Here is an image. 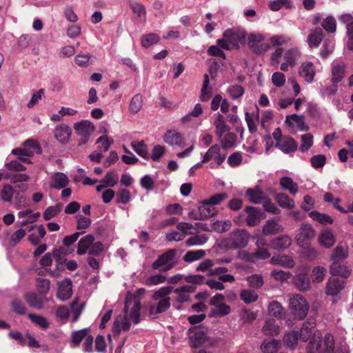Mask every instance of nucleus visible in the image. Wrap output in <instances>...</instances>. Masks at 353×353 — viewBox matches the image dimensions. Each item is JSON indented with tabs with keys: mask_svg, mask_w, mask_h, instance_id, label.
Instances as JSON below:
<instances>
[{
	"mask_svg": "<svg viewBox=\"0 0 353 353\" xmlns=\"http://www.w3.org/2000/svg\"><path fill=\"white\" fill-rule=\"evenodd\" d=\"M173 287L164 286L154 292L152 300L154 303L149 307V314L152 319H157L159 314H164L171 306L170 294L172 292Z\"/></svg>",
	"mask_w": 353,
	"mask_h": 353,
	"instance_id": "obj_1",
	"label": "nucleus"
},
{
	"mask_svg": "<svg viewBox=\"0 0 353 353\" xmlns=\"http://www.w3.org/2000/svg\"><path fill=\"white\" fill-rule=\"evenodd\" d=\"M245 36L246 32L243 29H228L223 32V38L216 41V44L227 50L238 49L240 42L245 38Z\"/></svg>",
	"mask_w": 353,
	"mask_h": 353,
	"instance_id": "obj_2",
	"label": "nucleus"
},
{
	"mask_svg": "<svg viewBox=\"0 0 353 353\" xmlns=\"http://www.w3.org/2000/svg\"><path fill=\"white\" fill-rule=\"evenodd\" d=\"M250 239V234L245 229H236L233 230L228 237L223 239L221 247L225 249H240L247 246Z\"/></svg>",
	"mask_w": 353,
	"mask_h": 353,
	"instance_id": "obj_3",
	"label": "nucleus"
},
{
	"mask_svg": "<svg viewBox=\"0 0 353 353\" xmlns=\"http://www.w3.org/2000/svg\"><path fill=\"white\" fill-rule=\"evenodd\" d=\"M177 250L170 249L167 252L159 256L157 260L152 263L153 270H159L160 272H168L177 265L176 255Z\"/></svg>",
	"mask_w": 353,
	"mask_h": 353,
	"instance_id": "obj_4",
	"label": "nucleus"
},
{
	"mask_svg": "<svg viewBox=\"0 0 353 353\" xmlns=\"http://www.w3.org/2000/svg\"><path fill=\"white\" fill-rule=\"evenodd\" d=\"M290 310L296 319H303L307 314L309 305L306 299L299 294H293L289 300Z\"/></svg>",
	"mask_w": 353,
	"mask_h": 353,
	"instance_id": "obj_5",
	"label": "nucleus"
},
{
	"mask_svg": "<svg viewBox=\"0 0 353 353\" xmlns=\"http://www.w3.org/2000/svg\"><path fill=\"white\" fill-rule=\"evenodd\" d=\"M189 342L192 348H198L201 346L212 347L216 345L217 341L208 337L202 329H196L189 337Z\"/></svg>",
	"mask_w": 353,
	"mask_h": 353,
	"instance_id": "obj_6",
	"label": "nucleus"
},
{
	"mask_svg": "<svg viewBox=\"0 0 353 353\" xmlns=\"http://www.w3.org/2000/svg\"><path fill=\"white\" fill-rule=\"evenodd\" d=\"M316 234V230L308 223H301L296 232L295 240L297 245L305 248Z\"/></svg>",
	"mask_w": 353,
	"mask_h": 353,
	"instance_id": "obj_7",
	"label": "nucleus"
},
{
	"mask_svg": "<svg viewBox=\"0 0 353 353\" xmlns=\"http://www.w3.org/2000/svg\"><path fill=\"white\" fill-rule=\"evenodd\" d=\"M73 128L76 134L83 139L82 141L78 143L79 146L85 144L95 130L94 124L88 120L76 122Z\"/></svg>",
	"mask_w": 353,
	"mask_h": 353,
	"instance_id": "obj_8",
	"label": "nucleus"
},
{
	"mask_svg": "<svg viewBox=\"0 0 353 353\" xmlns=\"http://www.w3.org/2000/svg\"><path fill=\"white\" fill-rule=\"evenodd\" d=\"M225 158L226 154L221 153V147L217 144H214L205 153L202 163H207L214 160L218 165H220L225 161Z\"/></svg>",
	"mask_w": 353,
	"mask_h": 353,
	"instance_id": "obj_9",
	"label": "nucleus"
},
{
	"mask_svg": "<svg viewBox=\"0 0 353 353\" xmlns=\"http://www.w3.org/2000/svg\"><path fill=\"white\" fill-rule=\"evenodd\" d=\"M24 299L30 307L38 310L42 309L44 304L48 301V299L46 296L36 292L26 293Z\"/></svg>",
	"mask_w": 353,
	"mask_h": 353,
	"instance_id": "obj_10",
	"label": "nucleus"
},
{
	"mask_svg": "<svg viewBox=\"0 0 353 353\" xmlns=\"http://www.w3.org/2000/svg\"><path fill=\"white\" fill-rule=\"evenodd\" d=\"M72 295V284L70 279L66 278L58 283L57 297L62 301L69 299Z\"/></svg>",
	"mask_w": 353,
	"mask_h": 353,
	"instance_id": "obj_11",
	"label": "nucleus"
},
{
	"mask_svg": "<svg viewBox=\"0 0 353 353\" xmlns=\"http://www.w3.org/2000/svg\"><path fill=\"white\" fill-rule=\"evenodd\" d=\"M244 211L248 214L245 218L247 225L253 227L260 223L262 219V213L260 209L252 206H247L245 208Z\"/></svg>",
	"mask_w": 353,
	"mask_h": 353,
	"instance_id": "obj_12",
	"label": "nucleus"
},
{
	"mask_svg": "<svg viewBox=\"0 0 353 353\" xmlns=\"http://www.w3.org/2000/svg\"><path fill=\"white\" fill-rule=\"evenodd\" d=\"M347 65L345 62L335 61L332 63V81L338 83L341 81L345 74Z\"/></svg>",
	"mask_w": 353,
	"mask_h": 353,
	"instance_id": "obj_13",
	"label": "nucleus"
},
{
	"mask_svg": "<svg viewBox=\"0 0 353 353\" xmlns=\"http://www.w3.org/2000/svg\"><path fill=\"white\" fill-rule=\"evenodd\" d=\"M279 217L268 220L263 226V234L264 235L276 234L284 231V228L279 224Z\"/></svg>",
	"mask_w": 353,
	"mask_h": 353,
	"instance_id": "obj_14",
	"label": "nucleus"
},
{
	"mask_svg": "<svg viewBox=\"0 0 353 353\" xmlns=\"http://www.w3.org/2000/svg\"><path fill=\"white\" fill-rule=\"evenodd\" d=\"M245 196L250 202L254 204L262 203L268 196L259 185H256L252 188H248L245 192Z\"/></svg>",
	"mask_w": 353,
	"mask_h": 353,
	"instance_id": "obj_15",
	"label": "nucleus"
},
{
	"mask_svg": "<svg viewBox=\"0 0 353 353\" xmlns=\"http://www.w3.org/2000/svg\"><path fill=\"white\" fill-rule=\"evenodd\" d=\"M275 146L285 154L295 152L298 148V144L290 137L285 136L279 142H276Z\"/></svg>",
	"mask_w": 353,
	"mask_h": 353,
	"instance_id": "obj_16",
	"label": "nucleus"
},
{
	"mask_svg": "<svg viewBox=\"0 0 353 353\" xmlns=\"http://www.w3.org/2000/svg\"><path fill=\"white\" fill-rule=\"evenodd\" d=\"M344 288V281L337 278L331 277L328 279L326 287L325 293L328 296H336Z\"/></svg>",
	"mask_w": 353,
	"mask_h": 353,
	"instance_id": "obj_17",
	"label": "nucleus"
},
{
	"mask_svg": "<svg viewBox=\"0 0 353 353\" xmlns=\"http://www.w3.org/2000/svg\"><path fill=\"white\" fill-rule=\"evenodd\" d=\"M196 287L194 285H183L176 289L173 288L172 292L177 296L176 301L179 303H185L190 301V294L194 292Z\"/></svg>",
	"mask_w": 353,
	"mask_h": 353,
	"instance_id": "obj_18",
	"label": "nucleus"
},
{
	"mask_svg": "<svg viewBox=\"0 0 353 353\" xmlns=\"http://www.w3.org/2000/svg\"><path fill=\"white\" fill-rule=\"evenodd\" d=\"M315 327L316 320L311 316L307 319L300 330L299 339L303 341H307L312 336Z\"/></svg>",
	"mask_w": 353,
	"mask_h": 353,
	"instance_id": "obj_19",
	"label": "nucleus"
},
{
	"mask_svg": "<svg viewBox=\"0 0 353 353\" xmlns=\"http://www.w3.org/2000/svg\"><path fill=\"white\" fill-rule=\"evenodd\" d=\"M330 272L332 275L341 276L343 278H347L351 274V269L346 264L341 263L339 261H332Z\"/></svg>",
	"mask_w": 353,
	"mask_h": 353,
	"instance_id": "obj_20",
	"label": "nucleus"
},
{
	"mask_svg": "<svg viewBox=\"0 0 353 353\" xmlns=\"http://www.w3.org/2000/svg\"><path fill=\"white\" fill-rule=\"evenodd\" d=\"M163 141L165 143L170 145L181 146L183 142V139L180 132L175 130H170L165 133Z\"/></svg>",
	"mask_w": 353,
	"mask_h": 353,
	"instance_id": "obj_21",
	"label": "nucleus"
},
{
	"mask_svg": "<svg viewBox=\"0 0 353 353\" xmlns=\"http://www.w3.org/2000/svg\"><path fill=\"white\" fill-rule=\"evenodd\" d=\"M323 32L321 28L312 29L307 38V42L310 48H316L322 41Z\"/></svg>",
	"mask_w": 353,
	"mask_h": 353,
	"instance_id": "obj_22",
	"label": "nucleus"
},
{
	"mask_svg": "<svg viewBox=\"0 0 353 353\" xmlns=\"http://www.w3.org/2000/svg\"><path fill=\"white\" fill-rule=\"evenodd\" d=\"M299 74L307 82H312L316 74L314 65L311 62L303 63L300 68Z\"/></svg>",
	"mask_w": 353,
	"mask_h": 353,
	"instance_id": "obj_23",
	"label": "nucleus"
},
{
	"mask_svg": "<svg viewBox=\"0 0 353 353\" xmlns=\"http://www.w3.org/2000/svg\"><path fill=\"white\" fill-rule=\"evenodd\" d=\"M71 134V128L64 123L57 126L54 130V137L61 143H66L69 140Z\"/></svg>",
	"mask_w": 353,
	"mask_h": 353,
	"instance_id": "obj_24",
	"label": "nucleus"
},
{
	"mask_svg": "<svg viewBox=\"0 0 353 353\" xmlns=\"http://www.w3.org/2000/svg\"><path fill=\"white\" fill-rule=\"evenodd\" d=\"M69 183V179L66 174L57 172L52 177L50 186L52 188L60 190L65 188Z\"/></svg>",
	"mask_w": 353,
	"mask_h": 353,
	"instance_id": "obj_25",
	"label": "nucleus"
},
{
	"mask_svg": "<svg viewBox=\"0 0 353 353\" xmlns=\"http://www.w3.org/2000/svg\"><path fill=\"white\" fill-rule=\"evenodd\" d=\"M216 130L215 134L217 138H221L223 134L230 130V127L227 124L223 114H218L216 119L214 121Z\"/></svg>",
	"mask_w": 353,
	"mask_h": 353,
	"instance_id": "obj_26",
	"label": "nucleus"
},
{
	"mask_svg": "<svg viewBox=\"0 0 353 353\" xmlns=\"http://www.w3.org/2000/svg\"><path fill=\"white\" fill-rule=\"evenodd\" d=\"M318 239L320 245L325 248H330L336 242L334 235L329 230L321 231Z\"/></svg>",
	"mask_w": 353,
	"mask_h": 353,
	"instance_id": "obj_27",
	"label": "nucleus"
},
{
	"mask_svg": "<svg viewBox=\"0 0 353 353\" xmlns=\"http://www.w3.org/2000/svg\"><path fill=\"white\" fill-rule=\"evenodd\" d=\"M130 327V323L125 316L119 315L116 317L112 331L117 335H119L122 330H128Z\"/></svg>",
	"mask_w": 353,
	"mask_h": 353,
	"instance_id": "obj_28",
	"label": "nucleus"
},
{
	"mask_svg": "<svg viewBox=\"0 0 353 353\" xmlns=\"http://www.w3.org/2000/svg\"><path fill=\"white\" fill-rule=\"evenodd\" d=\"M130 327V323L125 316L119 315L116 317L112 331L117 335H119L122 330H128Z\"/></svg>",
	"mask_w": 353,
	"mask_h": 353,
	"instance_id": "obj_29",
	"label": "nucleus"
},
{
	"mask_svg": "<svg viewBox=\"0 0 353 353\" xmlns=\"http://www.w3.org/2000/svg\"><path fill=\"white\" fill-rule=\"evenodd\" d=\"M94 237L92 234H87L81 238L78 242L77 253L79 255H83L90 250L92 244L94 243Z\"/></svg>",
	"mask_w": 353,
	"mask_h": 353,
	"instance_id": "obj_30",
	"label": "nucleus"
},
{
	"mask_svg": "<svg viewBox=\"0 0 353 353\" xmlns=\"http://www.w3.org/2000/svg\"><path fill=\"white\" fill-rule=\"evenodd\" d=\"M272 246L275 250H285L288 248L292 243V239L287 234L279 236L272 241Z\"/></svg>",
	"mask_w": 353,
	"mask_h": 353,
	"instance_id": "obj_31",
	"label": "nucleus"
},
{
	"mask_svg": "<svg viewBox=\"0 0 353 353\" xmlns=\"http://www.w3.org/2000/svg\"><path fill=\"white\" fill-rule=\"evenodd\" d=\"M321 353H334L335 349V342L334 336L331 334H326L320 341Z\"/></svg>",
	"mask_w": 353,
	"mask_h": 353,
	"instance_id": "obj_32",
	"label": "nucleus"
},
{
	"mask_svg": "<svg viewBox=\"0 0 353 353\" xmlns=\"http://www.w3.org/2000/svg\"><path fill=\"white\" fill-rule=\"evenodd\" d=\"M281 346V343L276 339L265 340L261 345L263 353H276Z\"/></svg>",
	"mask_w": 353,
	"mask_h": 353,
	"instance_id": "obj_33",
	"label": "nucleus"
},
{
	"mask_svg": "<svg viewBox=\"0 0 353 353\" xmlns=\"http://www.w3.org/2000/svg\"><path fill=\"white\" fill-rule=\"evenodd\" d=\"M279 183L283 190H288L292 195H295L298 192V184L289 176L281 178Z\"/></svg>",
	"mask_w": 353,
	"mask_h": 353,
	"instance_id": "obj_34",
	"label": "nucleus"
},
{
	"mask_svg": "<svg viewBox=\"0 0 353 353\" xmlns=\"http://www.w3.org/2000/svg\"><path fill=\"white\" fill-rule=\"evenodd\" d=\"M292 120L297 125L298 128L301 131H307L309 130L308 125L305 123L304 117L303 115H298L293 114L292 115H288L286 117L285 122L290 125H292L291 121Z\"/></svg>",
	"mask_w": 353,
	"mask_h": 353,
	"instance_id": "obj_35",
	"label": "nucleus"
},
{
	"mask_svg": "<svg viewBox=\"0 0 353 353\" xmlns=\"http://www.w3.org/2000/svg\"><path fill=\"white\" fill-rule=\"evenodd\" d=\"M295 286L300 291H307L310 289L311 284L309 277L305 274H300L295 276L294 279Z\"/></svg>",
	"mask_w": 353,
	"mask_h": 353,
	"instance_id": "obj_36",
	"label": "nucleus"
},
{
	"mask_svg": "<svg viewBox=\"0 0 353 353\" xmlns=\"http://www.w3.org/2000/svg\"><path fill=\"white\" fill-rule=\"evenodd\" d=\"M237 137L233 132H228L222 137L218 138L223 149H229L235 146Z\"/></svg>",
	"mask_w": 353,
	"mask_h": 353,
	"instance_id": "obj_37",
	"label": "nucleus"
},
{
	"mask_svg": "<svg viewBox=\"0 0 353 353\" xmlns=\"http://www.w3.org/2000/svg\"><path fill=\"white\" fill-rule=\"evenodd\" d=\"M270 263L273 265H278L286 268H292L294 262L292 259L287 255L273 256L270 259Z\"/></svg>",
	"mask_w": 353,
	"mask_h": 353,
	"instance_id": "obj_38",
	"label": "nucleus"
},
{
	"mask_svg": "<svg viewBox=\"0 0 353 353\" xmlns=\"http://www.w3.org/2000/svg\"><path fill=\"white\" fill-rule=\"evenodd\" d=\"M274 199L282 208L292 209L294 208V200L285 193L276 194Z\"/></svg>",
	"mask_w": 353,
	"mask_h": 353,
	"instance_id": "obj_39",
	"label": "nucleus"
},
{
	"mask_svg": "<svg viewBox=\"0 0 353 353\" xmlns=\"http://www.w3.org/2000/svg\"><path fill=\"white\" fill-rule=\"evenodd\" d=\"M143 105V96L141 94H137L131 99L129 104V111L131 114H137L142 108Z\"/></svg>",
	"mask_w": 353,
	"mask_h": 353,
	"instance_id": "obj_40",
	"label": "nucleus"
},
{
	"mask_svg": "<svg viewBox=\"0 0 353 353\" xmlns=\"http://www.w3.org/2000/svg\"><path fill=\"white\" fill-rule=\"evenodd\" d=\"M263 39L264 37L262 34L252 33L248 36L247 43L249 48L255 53L256 51H259L258 48Z\"/></svg>",
	"mask_w": 353,
	"mask_h": 353,
	"instance_id": "obj_41",
	"label": "nucleus"
},
{
	"mask_svg": "<svg viewBox=\"0 0 353 353\" xmlns=\"http://www.w3.org/2000/svg\"><path fill=\"white\" fill-rule=\"evenodd\" d=\"M262 330L265 335L276 336L279 332V327L276 324L275 320L271 319L265 321Z\"/></svg>",
	"mask_w": 353,
	"mask_h": 353,
	"instance_id": "obj_42",
	"label": "nucleus"
},
{
	"mask_svg": "<svg viewBox=\"0 0 353 353\" xmlns=\"http://www.w3.org/2000/svg\"><path fill=\"white\" fill-rule=\"evenodd\" d=\"M310 218L313 220L318 221L321 224H332L333 223L332 218L327 214L323 213H320L318 211H312L309 214Z\"/></svg>",
	"mask_w": 353,
	"mask_h": 353,
	"instance_id": "obj_43",
	"label": "nucleus"
},
{
	"mask_svg": "<svg viewBox=\"0 0 353 353\" xmlns=\"http://www.w3.org/2000/svg\"><path fill=\"white\" fill-rule=\"evenodd\" d=\"M12 154L19 157V159L24 163H30L31 161L27 158L32 157L34 152L27 148H15L12 150Z\"/></svg>",
	"mask_w": 353,
	"mask_h": 353,
	"instance_id": "obj_44",
	"label": "nucleus"
},
{
	"mask_svg": "<svg viewBox=\"0 0 353 353\" xmlns=\"http://www.w3.org/2000/svg\"><path fill=\"white\" fill-rule=\"evenodd\" d=\"M205 255V252L203 250H190L186 252L183 259L188 263H192L194 261L202 259Z\"/></svg>",
	"mask_w": 353,
	"mask_h": 353,
	"instance_id": "obj_45",
	"label": "nucleus"
},
{
	"mask_svg": "<svg viewBox=\"0 0 353 353\" xmlns=\"http://www.w3.org/2000/svg\"><path fill=\"white\" fill-rule=\"evenodd\" d=\"M239 295L241 299L247 304L256 301L259 298L258 294L251 290H242Z\"/></svg>",
	"mask_w": 353,
	"mask_h": 353,
	"instance_id": "obj_46",
	"label": "nucleus"
},
{
	"mask_svg": "<svg viewBox=\"0 0 353 353\" xmlns=\"http://www.w3.org/2000/svg\"><path fill=\"white\" fill-rule=\"evenodd\" d=\"M131 146L133 150L141 157L144 159H148V149L146 144L143 141L139 142H133L131 143Z\"/></svg>",
	"mask_w": 353,
	"mask_h": 353,
	"instance_id": "obj_47",
	"label": "nucleus"
},
{
	"mask_svg": "<svg viewBox=\"0 0 353 353\" xmlns=\"http://www.w3.org/2000/svg\"><path fill=\"white\" fill-rule=\"evenodd\" d=\"M28 316L34 324L39 326L43 330H46L47 328H48L50 325V323L46 319V318L41 315L29 314Z\"/></svg>",
	"mask_w": 353,
	"mask_h": 353,
	"instance_id": "obj_48",
	"label": "nucleus"
},
{
	"mask_svg": "<svg viewBox=\"0 0 353 353\" xmlns=\"http://www.w3.org/2000/svg\"><path fill=\"white\" fill-rule=\"evenodd\" d=\"M300 52L297 48L288 50L284 54V59L290 66H294L300 57Z\"/></svg>",
	"mask_w": 353,
	"mask_h": 353,
	"instance_id": "obj_49",
	"label": "nucleus"
},
{
	"mask_svg": "<svg viewBox=\"0 0 353 353\" xmlns=\"http://www.w3.org/2000/svg\"><path fill=\"white\" fill-rule=\"evenodd\" d=\"M322 28L329 33H334L336 30V21L332 16H327L321 22Z\"/></svg>",
	"mask_w": 353,
	"mask_h": 353,
	"instance_id": "obj_50",
	"label": "nucleus"
},
{
	"mask_svg": "<svg viewBox=\"0 0 353 353\" xmlns=\"http://www.w3.org/2000/svg\"><path fill=\"white\" fill-rule=\"evenodd\" d=\"M208 240L207 234H196L190 237L186 241L185 244L188 246L202 245L205 244Z\"/></svg>",
	"mask_w": 353,
	"mask_h": 353,
	"instance_id": "obj_51",
	"label": "nucleus"
},
{
	"mask_svg": "<svg viewBox=\"0 0 353 353\" xmlns=\"http://www.w3.org/2000/svg\"><path fill=\"white\" fill-rule=\"evenodd\" d=\"M348 256V248L347 246H342L341 245H338L331 256V259L332 261H339L341 259H345Z\"/></svg>",
	"mask_w": 353,
	"mask_h": 353,
	"instance_id": "obj_52",
	"label": "nucleus"
},
{
	"mask_svg": "<svg viewBox=\"0 0 353 353\" xmlns=\"http://www.w3.org/2000/svg\"><path fill=\"white\" fill-rule=\"evenodd\" d=\"M160 39L159 36L155 33H150L143 35L141 37V45L143 48H148L152 45L159 42Z\"/></svg>",
	"mask_w": 353,
	"mask_h": 353,
	"instance_id": "obj_53",
	"label": "nucleus"
},
{
	"mask_svg": "<svg viewBox=\"0 0 353 353\" xmlns=\"http://www.w3.org/2000/svg\"><path fill=\"white\" fill-rule=\"evenodd\" d=\"M231 312V307L228 305L223 303L216 305L211 310V316H224Z\"/></svg>",
	"mask_w": 353,
	"mask_h": 353,
	"instance_id": "obj_54",
	"label": "nucleus"
},
{
	"mask_svg": "<svg viewBox=\"0 0 353 353\" xmlns=\"http://www.w3.org/2000/svg\"><path fill=\"white\" fill-rule=\"evenodd\" d=\"M118 179V174L114 170H110L106 173L101 183H104V186L114 187L117 183Z\"/></svg>",
	"mask_w": 353,
	"mask_h": 353,
	"instance_id": "obj_55",
	"label": "nucleus"
},
{
	"mask_svg": "<svg viewBox=\"0 0 353 353\" xmlns=\"http://www.w3.org/2000/svg\"><path fill=\"white\" fill-rule=\"evenodd\" d=\"M62 204L59 203L53 206L48 207L43 212V219L46 221L50 220L57 216L61 210Z\"/></svg>",
	"mask_w": 353,
	"mask_h": 353,
	"instance_id": "obj_56",
	"label": "nucleus"
},
{
	"mask_svg": "<svg viewBox=\"0 0 353 353\" xmlns=\"http://www.w3.org/2000/svg\"><path fill=\"white\" fill-rule=\"evenodd\" d=\"M199 211L202 219L214 216L216 212L213 205L205 204L203 201L202 202V205L199 208Z\"/></svg>",
	"mask_w": 353,
	"mask_h": 353,
	"instance_id": "obj_57",
	"label": "nucleus"
},
{
	"mask_svg": "<svg viewBox=\"0 0 353 353\" xmlns=\"http://www.w3.org/2000/svg\"><path fill=\"white\" fill-rule=\"evenodd\" d=\"M14 193V190L10 184H6L3 186L1 191V199L5 202H11Z\"/></svg>",
	"mask_w": 353,
	"mask_h": 353,
	"instance_id": "obj_58",
	"label": "nucleus"
},
{
	"mask_svg": "<svg viewBox=\"0 0 353 353\" xmlns=\"http://www.w3.org/2000/svg\"><path fill=\"white\" fill-rule=\"evenodd\" d=\"M299 340V332L296 331L290 332L285 334L283 342L289 347H294Z\"/></svg>",
	"mask_w": 353,
	"mask_h": 353,
	"instance_id": "obj_59",
	"label": "nucleus"
},
{
	"mask_svg": "<svg viewBox=\"0 0 353 353\" xmlns=\"http://www.w3.org/2000/svg\"><path fill=\"white\" fill-rule=\"evenodd\" d=\"M113 143V140L109 139L106 135L101 136L96 141V143L99 144L98 145V150L101 152H107L109 148H110V145Z\"/></svg>",
	"mask_w": 353,
	"mask_h": 353,
	"instance_id": "obj_60",
	"label": "nucleus"
},
{
	"mask_svg": "<svg viewBox=\"0 0 353 353\" xmlns=\"http://www.w3.org/2000/svg\"><path fill=\"white\" fill-rule=\"evenodd\" d=\"M301 145L299 150L301 152L307 151L313 145V136L310 133L305 134L301 137Z\"/></svg>",
	"mask_w": 353,
	"mask_h": 353,
	"instance_id": "obj_61",
	"label": "nucleus"
},
{
	"mask_svg": "<svg viewBox=\"0 0 353 353\" xmlns=\"http://www.w3.org/2000/svg\"><path fill=\"white\" fill-rule=\"evenodd\" d=\"M334 50V41L333 39H325L324 41L321 55L323 59H326L333 52Z\"/></svg>",
	"mask_w": 353,
	"mask_h": 353,
	"instance_id": "obj_62",
	"label": "nucleus"
},
{
	"mask_svg": "<svg viewBox=\"0 0 353 353\" xmlns=\"http://www.w3.org/2000/svg\"><path fill=\"white\" fill-rule=\"evenodd\" d=\"M326 269L323 267H314L312 271L311 278L314 282H321L325 276Z\"/></svg>",
	"mask_w": 353,
	"mask_h": 353,
	"instance_id": "obj_63",
	"label": "nucleus"
},
{
	"mask_svg": "<svg viewBox=\"0 0 353 353\" xmlns=\"http://www.w3.org/2000/svg\"><path fill=\"white\" fill-rule=\"evenodd\" d=\"M246 280L248 283V285L250 288H260L263 286V278L260 274H253L246 278Z\"/></svg>",
	"mask_w": 353,
	"mask_h": 353,
	"instance_id": "obj_64",
	"label": "nucleus"
}]
</instances>
